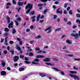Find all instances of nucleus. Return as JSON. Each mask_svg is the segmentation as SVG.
Instances as JSON below:
<instances>
[{"mask_svg": "<svg viewBox=\"0 0 80 80\" xmlns=\"http://www.w3.org/2000/svg\"><path fill=\"white\" fill-rule=\"evenodd\" d=\"M74 37H75V39H77V38H80V36L78 35V34L77 33L75 34L74 35Z\"/></svg>", "mask_w": 80, "mask_h": 80, "instance_id": "nucleus-11", "label": "nucleus"}, {"mask_svg": "<svg viewBox=\"0 0 80 80\" xmlns=\"http://www.w3.org/2000/svg\"><path fill=\"white\" fill-rule=\"evenodd\" d=\"M36 17L35 16H34L32 17H31V18L32 20V22H34L35 21V17Z\"/></svg>", "mask_w": 80, "mask_h": 80, "instance_id": "nucleus-13", "label": "nucleus"}, {"mask_svg": "<svg viewBox=\"0 0 80 80\" xmlns=\"http://www.w3.org/2000/svg\"><path fill=\"white\" fill-rule=\"evenodd\" d=\"M6 75V72L4 71L1 72V75Z\"/></svg>", "mask_w": 80, "mask_h": 80, "instance_id": "nucleus-16", "label": "nucleus"}, {"mask_svg": "<svg viewBox=\"0 0 80 80\" xmlns=\"http://www.w3.org/2000/svg\"><path fill=\"white\" fill-rule=\"evenodd\" d=\"M4 54H7V51H4Z\"/></svg>", "mask_w": 80, "mask_h": 80, "instance_id": "nucleus-59", "label": "nucleus"}, {"mask_svg": "<svg viewBox=\"0 0 80 80\" xmlns=\"http://www.w3.org/2000/svg\"><path fill=\"white\" fill-rule=\"evenodd\" d=\"M76 16H77V17L78 18H80V14H76Z\"/></svg>", "mask_w": 80, "mask_h": 80, "instance_id": "nucleus-33", "label": "nucleus"}, {"mask_svg": "<svg viewBox=\"0 0 80 80\" xmlns=\"http://www.w3.org/2000/svg\"><path fill=\"white\" fill-rule=\"evenodd\" d=\"M1 62H2L1 65H2L3 67H5V65H6V64L5 63V62L3 61V60H1Z\"/></svg>", "mask_w": 80, "mask_h": 80, "instance_id": "nucleus-7", "label": "nucleus"}, {"mask_svg": "<svg viewBox=\"0 0 80 80\" xmlns=\"http://www.w3.org/2000/svg\"><path fill=\"white\" fill-rule=\"evenodd\" d=\"M76 22L79 23V24H80V21L78 19L76 20Z\"/></svg>", "mask_w": 80, "mask_h": 80, "instance_id": "nucleus-48", "label": "nucleus"}, {"mask_svg": "<svg viewBox=\"0 0 80 80\" xmlns=\"http://www.w3.org/2000/svg\"><path fill=\"white\" fill-rule=\"evenodd\" d=\"M76 27H77V26H73L72 27V28H76Z\"/></svg>", "mask_w": 80, "mask_h": 80, "instance_id": "nucleus-64", "label": "nucleus"}, {"mask_svg": "<svg viewBox=\"0 0 80 80\" xmlns=\"http://www.w3.org/2000/svg\"><path fill=\"white\" fill-rule=\"evenodd\" d=\"M66 43L68 44H72V41L71 40L68 39L66 41Z\"/></svg>", "mask_w": 80, "mask_h": 80, "instance_id": "nucleus-8", "label": "nucleus"}, {"mask_svg": "<svg viewBox=\"0 0 80 80\" xmlns=\"http://www.w3.org/2000/svg\"><path fill=\"white\" fill-rule=\"evenodd\" d=\"M69 75L71 77L74 78L75 80H76V79H77V80H80V78H79V77L78 76H77L76 75H74L72 74H70Z\"/></svg>", "mask_w": 80, "mask_h": 80, "instance_id": "nucleus-2", "label": "nucleus"}, {"mask_svg": "<svg viewBox=\"0 0 80 80\" xmlns=\"http://www.w3.org/2000/svg\"><path fill=\"white\" fill-rule=\"evenodd\" d=\"M33 61L32 62V64H35V65H38V62H39V59L36 58L34 59Z\"/></svg>", "mask_w": 80, "mask_h": 80, "instance_id": "nucleus-3", "label": "nucleus"}, {"mask_svg": "<svg viewBox=\"0 0 80 80\" xmlns=\"http://www.w3.org/2000/svg\"><path fill=\"white\" fill-rule=\"evenodd\" d=\"M13 43L14 42H13V41H10L9 42V43H10V44H13Z\"/></svg>", "mask_w": 80, "mask_h": 80, "instance_id": "nucleus-49", "label": "nucleus"}, {"mask_svg": "<svg viewBox=\"0 0 80 80\" xmlns=\"http://www.w3.org/2000/svg\"><path fill=\"white\" fill-rule=\"evenodd\" d=\"M12 33L13 34H15V33H16V30L14 28H13L12 29Z\"/></svg>", "mask_w": 80, "mask_h": 80, "instance_id": "nucleus-17", "label": "nucleus"}, {"mask_svg": "<svg viewBox=\"0 0 80 80\" xmlns=\"http://www.w3.org/2000/svg\"><path fill=\"white\" fill-rule=\"evenodd\" d=\"M46 59H43L44 62H50V58H45Z\"/></svg>", "mask_w": 80, "mask_h": 80, "instance_id": "nucleus-9", "label": "nucleus"}, {"mask_svg": "<svg viewBox=\"0 0 80 80\" xmlns=\"http://www.w3.org/2000/svg\"><path fill=\"white\" fill-rule=\"evenodd\" d=\"M16 49L18 50V51H20V50H21V48L19 46H16Z\"/></svg>", "mask_w": 80, "mask_h": 80, "instance_id": "nucleus-22", "label": "nucleus"}, {"mask_svg": "<svg viewBox=\"0 0 80 80\" xmlns=\"http://www.w3.org/2000/svg\"><path fill=\"white\" fill-rule=\"evenodd\" d=\"M40 17V14H39V15H38V16L37 17V22H38Z\"/></svg>", "mask_w": 80, "mask_h": 80, "instance_id": "nucleus-19", "label": "nucleus"}, {"mask_svg": "<svg viewBox=\"0 0 80 80\" xmlns=\"http://www.w3.org/2000/svg\"><path fill=\"white\" fill-rule=\"evenodd\" d=\"M10 52H12V54H13L14 53V50H12V51H9Z\"/></svg>", "mask_w": 80, "mask_h": 80, "instance_id": "nucleus-45", "label": "nucleus"}, {"mask_svg": "<svg viewBox=\"0 0 80 80\" xmlns=\"http://www.w3.org/2000/svg\"><path fill=\"white\" fill-rule=\"evenodd\" d=\"M14 22H15V23H16V25L17 26H18V22H17V21H15Z\"/></svg>", "mask_w": 80, "mask_h": 80, "instance_id": "nucleus-31", "label": "nucleus"}, {"mask_svg": "<svg viewBox=\"0 0 80 80\" xmlns=\"http://www.w3.org/2000/svg\"><path fill=\"white\" fill-rule=\"evenodd\" d=\"M60 73L62 75H65V73H64L63 71H61Z\"/></svg>", "mask_w": 80, "mask_h": 80, "instance_id": "nucleus-41", "label": "nucleus"}, {"mask_svg": "<svg viewBox=\"0 0 80 80\" xmlns=\"http://www.w3.org/2000/svg\"><path fill=\"white\" fill-rule=\"evenodd\" d=\"M44 57H45V56L42 55H38L36 57V58H44Z\"/></svg>", "mask_w": 80, "mask_h": 80, "instance_id": "nucleus-10", "label": "nucleus"}, {"mask_svg": "<svg viewBox=\"0 0 80 80\" xmlns=\"http://www.w3.org/2000/svg\"><path fill=\"white\" fill-rule=\"evenodd\" d=\"M29 56H33V54L32 53V52H31L29 54Z\"/></svg>", "mask_w": 80, "mask_h": 80, "instance_id": "nucleus-50", "label": "nucleus"}, {"mask_svg": "<svg viewBox=\"0 0 80 80\" xmlns=\"http://www.w3.org/2000/svg\"><path fill=\"white\" fill-rule=\"evenodd\" d=\"M24 57V56L22 55H20V58H23Z\"/></svg>", "mask_w": 80, "mask_h": 80, "instance_id": "nucleus-35", "label": "nucleus"}, {"mask_svg": "<svg viewBox=\"0 0 80 80\" xmlns=\"http://www.w3.org/2000/svg\"><path fill=\"white\" fill-rule=\"evenodd\" d=\"M52 28V26H49V27H48L47 28L45 29V31H47V30H50Z\"/></svg>", "mask_w": 80, "mask_h": 80, "instance_id": "nucleus-12", "label": "nucleus"}, {"mask_svg": "<svg viewBox=\"0 0 80 80\" xmlns=\"http://www.w3.org/2000/svg\"><path fill=\"white\" fill-rule=\"evenodd\" d=\"M57 12L58 13H60L61 15L62 13V10L61 8H59L57 9Z\"/></svg>", "mask_w": 80, "mask_h": 80, "instance_id": "nucleus-4", "label": "nucleus"}, {"mask_svg": "<svg viewBox=\"0 0 80 80\" xmlns=\"http://www.w3.org/2000/svg\"><path fill=\"white\" fill-rule=\"evenodd\" d=\"M18 56H15L13 58V61L14 62H17L18 59Z\"/></svg>", "mask_w": 80, "mask_h": 80, "instance_id": "nucleus-6", "label": "nucleus"}, {"mask_svg": "<svg viewBox=\"0 0 80 80\" xmlns=\"http://www.w3.org/2000/svg\"><path fill=\"white\" fill-rule=\"evenodd\" d=\"M4 35L6 37H7V36H8V33H6L4 34Z\"/></svg>", "mask_w": 80, "mask_h": 80, "instance_id": "nucleus-37", "label": "nucleus"}, {"mask_svg": "<svg viewBox=\"0 0 80 80\" xmlns=\"http://www.w3.org/2000/svg\"><path fill=\"white\" fill-rule=\"evenodd\" d=\"M51 31H52V30L49 29V31H48V32H47V33H50V32H51Z\"/></svg>", "mask_w": 80, "mask_h": 80, "instance_id": "nucleus-51", "label": "nucleus"}, {"mask_svg": "<svg viewBox=\"0 0 80 80\" xmlns=\"http://www.w3.org/2000/svg\"><path fill=\"white\" fill-rule=\"evenodd\" d=\"M39 22L40 23H43V20H41Z\"/></svg>", "mask_w": 80, "mask_h": 80, "instance_id": "nucleus-63", "label": "nucleus"}, {"mask_svg": "<svg viewBox=\"0 0 80 80\" xmlns=\"http://www.w3.org/2000/svg\"><path fill=\"white\" fill-rule=\"evenodd\" d=\"M4 31L5 32H8V31H9V29H8V28H6L5 29Z\"/></svg>", "mask_w": 80, "mask_h": 80, "instance_id": "nucleus-26", "label": "nucleus"}, {"mask_svg": "<svg viewBox=\"0 0 80 80\" xmlns=\"http://www.w3.org/2000/svg\"><path fill=\"white\" fill-rule=\"evenodd\" d=\"M68 57H73V55L72 54H69L68 55Z\"/></svg>", "mask_w": 80, "mask_h": 80, "instance_id": "nucleus-39", "label": "nucleus"}, {"mask_svg": "<svg viewBox=\"0 0 80 80\" xmlns=\"http://www.w3.org/2000/svg\"><path fill=\"white\" fill-rule=\"evenodd\" d=\"M13 25V22L12 21L10 24H9L8 26V27L9 28H12Z\"/></svg>", "mask_w": 80, "mask_h": 80, "instance_id": "nucleus-5", "label": "nucleus"}, {"mask_svg": "<svg viewBox=\"0 0 80 80\" xmlns=\"http://www.w3.org/2000/svg\"><path fill=\"white\" fill-rule=\"evenodd\" d=\"M64 21L66 22H67L68 21V20L66 18H64Z\"/></svg>", "mask_w": 80, "mask_h": 80, "instance_id": "nucleus-40", "label": "nucleus"}, {"mask_svg": "<svg viewBox=\"0 0 80 80\" xmlns=\"http://www.w3.org/2000/svg\"><path fill=\"white\" fill-rule=\"evenodd\" d=\"M39 75L41 76L42 77H45V75L43 74V73H40Z\"/></svg>", "mask_w": 80, "mask_h": 80, "instance_id": "nucleus-24", "label": "nucleus"}, {"mask_svg": "<svg viewBox=\"0 0 80 80\" xmlns=\"http://www.w3.org/2000/svg\"><path fill=\"white\" fill-rule=\"evenodd\" d=\"M35 50H38V51H39V50H40V48L38 47H37L35 48Z\"/></svg>", "mask_w": 80, "mask_h": 80, "instance_id": "nucleus-43", "label": "nucleus"}, {"mask_svg": "<svg viewBox=\"0 0 80 80\" xmlns=\"http://www.w3.org/2000/svg\"><path fill=\"white\" fill-rule=\"evenodd\" d=\"M75 34H74V33H71V36H72V37H75Z\"/></svg>", "mask_w": 80, "mask_h": 80, "instance_id": "nucleus-54", "label": "nucleus"}, {"mask_svg": "<svg viewBox=\"0 0 80 80\" xmlns=\"http://www.w3.org/2000/svg\"><path fill=\"white\" fill-rule=\"evenodd\" d=\"M65 53H70V52L69 51H65Z\"/></svg>", "mask_w": 80, "mask_h": 80, "instance_id": "nucleus-57", "label": "nucleus"}, {"mask_svg": "<svg viewBox=\"0 0 80 80\" xmlns=\"http://www.w3.org/2000/svg\"><path fill=\"white\" fill-rule=\"evenodd\" d=\"M46 64L47 65H51V66H53V65H54L53 63H46Z\"/></svg>", "mask_w": 80, "mask_h": 80, "instance_id": "nucleus-14", "label": "nucleus"}, {"mask_svg": "<svg viewBox=\"0 0 80 80\" xmlns=\"http://www.w3.org/2000/svg\"><path fill=\"white\" fill-rule=\"evenodd\" d=\"M43 4H38V6H39V7H42L43 6Z\"/></svg>", "mask_w": 80, "mask_h": 80, "instance_id": "nucleus-47", "label": "nucleus"}, {"mask_svg": "<svg viewBox=\"0 0 80 80\" xmlns=\"http://www.w3.org/2000/svg\"><path fill=\"white\" fill-rule=\"evenodd\" d=\"M24 62L25 63H26L27 64H29V63H30V62L27 61H25Z\"/></svg>", "mask_w": 80, "mask_h": 80, "instance_id": "nucleus-32", "label": "nucleus"}, {"mask_svg": "<svg viewBox=\"0 0 80 80\" xmlns=\"http://www.w3.org/2000/svg\"><path fill=\"white\" fill-rule=\"evenodd\" d=\"M8 38V37H6V38H5V42H7Z\"/></svg>", "mask_w": 80, "mask_h": 80, "instance_id": "nucleus-53", "label": "nucleus"}, {"mask_svg": "<svg viewBox=\"0 0 80 80\" xmlns=\"http://www.w3.org/2000/svg\"><path fill=\"white\" fill-rule=\"evenodd\" d=\"M61 30V28H57L56 29L55 31V32H57V31H60Z\"/></svg>", "mask_w": 80, "mask_h": 80, "instance_id": "nucleus-23", "label": "nucleus"}, {"mask_svg": "<svg viewBox=\"0 0 80 80\" xmlns=\"http://www.w3.org/2000/svg\"><path fill=\"white\" fill-rule=\"evenodd\" d=\"M67 5H68V3L65 4L64 6V8H66V7H67Z\"/></svg>", "mask_w": 80, "mask_h": 80, "instance_id": "nucleus-46", "label": "nucleus"}, {"mask_svg": "<svg viewBox=\"0 0 80 80\" xmlns=\"http://www.w3.org/2000/svg\"><path fill=\"white\" fill-rule=\"evenodd\" d=\"M23 2H18V5L19 6H22L23 4Z\"/></svg>", "mask_w": 80, "mask_h": 80, "instance_id": "nucleus-18", "label": "nucleus"}, {"mask_svg": "<svg viewBox=\"0 0 80 80\" xmlns=\"http://www.w3.org/2000/svg\"><path fill=\"white\" fill-rule=\"evenodd\" d=\"M24 70H25V69L23 68H19V72H22V71H24Z\"/></svg>", "mask_w": 80, "mask_h": 80, "instance_id": "nucleus-15", "label": "nucleus"}, {"mask_svg": "<svg viewBox=\"0 0 80 80\" xmlns=\"http://www.w3.org/2000/svg\"><path fill=\"white\" fill-rule=\"evenodd\" d=\"M11 5V4L9 2H8L7 3V5Z\"/></svg>", "mask_w": 80, "mask_h": 80, "instance_id": "nucleus-61", "label": "nucleus"}, {"mask_svg": "<svg viewBox=\"0 0 80 80\" xmlns=\"http://www.w3.org/2000/svg\"><path fill=\"white\" fill-rule=\"evenodd\" d=\"M30 29H28V28L26 30V32H29V31H30Z\"/></svg>", "mask_w": 80, "mask_h": 80, "instance_id": "nucleus-58", "label": "nucleus"}, {"mask_svg": "<svg viewBox=\"0 0 80 80\" xmlns=\"http://www.w3.org/2000/svg\"><path fill=\"white\" fill-rule=\"evenodd\" d=\"M42 2H47V1H50L51 0H41Z\"/></svg>", "mask_w": 80, "mask_h": 80, "instance_id": "nucleus-28", "label": "nucleus"}, {"mask_svg": "<svg viewBox=\"0 0 80 80\" xmlns=\"http://www.w3.org/2000/svg\"><path fill=\"white\" fill-rule=\"evenodd\" d=\"M34 13H35V11H32L30 13V15H34Z\"/></svg>", "mask_w": 80, "mask_h": 80, "instance_id": "nucleus-30", "label": "nucleus"}, {"mask_svg": "<svg viewBox=\"0 0 80 80\" xmlns=\"http://www.w3.org/2000/svg\"><path fill=\"white\" fill-rule=\"evenodd\" d=\"M70 73H77V72L76 71H70Z\"/></svg>", "mask_w": 80, "mask_h": 80, "instance_id": "nucleus-25", "label": "nucleus"}, {"mask_svg": "<svg viewBox=\"0 0 80 80\" xmlns=\"http://www.w3.org/2000/svg\"><path fill=\"white\" fill-rule=\"evenodd\" d=\"M7 18L8 20V23H10V17H9L8 16H7Z\"/></svg>", "mask_w": 80, "mask_h": 80, "instance_id": "nucleus-21", "label": "nucleus"}, {"mask_svg": "<svg viewBox=\"0 0 80 80\" xmlns=\"http://www.w3.org/2000/svg\"><path fill=\"white\" fill-rule=\"evenodd\" d=\"M62 49H66L67 48V47L65 46H64L63 48H62Z\"/></svg>", "mask_w": 80, "mask_h": 80, "instance_id": "nucleus-60", "label": "nucleus"}, {"mask_svg": "<svg viewBox=\"0 0 80 80\" xmlns=\"http://www.w3.org/2000/svg\"><path fill=\"white\" fill-rule=\"evenodd\" d=\"M69 13L70 15H72V14H73V13H72V11H69Z\"/></svg>", "mask_w": 80, "mask_h": 80, "instance_id": "nucleus-44", "label": "nucleus"}, {"mask_svg": "<svg viewBox=\"0 0 80 80\" xmlns=\"http://www.w3.org/2000/svg\"><path fill=\"white\" fill-rule=\"evenodd\" d=\"M42 52V51H38V52H37V53H38V54H40V53H41Z\"/></svg>", "mask_w": 80, "mask_h": 80, "instance_id": "nucleus-36", "label": "nucleus"}, {"mask_svg": "<svg viewBox=\"0 0 80 80\" xmlns=\"http://www.w3.org/2000/svg\"><path fill=\"white\" fill-rule=\"evenodd\" d=\"M17 21H21L22 19L20 18H18L17 19Z\"/></svg>", "mask_w": 80, "mask_h": 80, "instance_id": "nucleus-29", "label": "nucleus"}, {"mask_svg": "<svg viewBox=\"0 0 80 80\" xmlns=\"http://www.w3.org/2000/svg\"><path fill=\"white\" fill-rule=\"evenodd\" d=\"M57 16L56 15H54V17H53V18L54 19H55V18H57Z\"/></svg>", "mask_w": 80, "mask_h": 80, "instance_id": "nucleus-52", "label": "nucleus"}, {"mask_svg": "<svg viewBox=\"0 0 80 80\" xmlns=\"http://www.w3.org/2000/svg\"><path fill=\"white\" fill-rule=\"evenodd\" d=\"M53 68V69H54V70H56V71H60V70H58L57 68Z\"/></svg>", "mask_w": 80, "mask_h": 80, "instance_id": "nucleus-27", "label": "nucleus"}, {"mask_svg": "<svg viewBox=\"0 0 80 80\" xmlns=\"http://www.w3.org/2000/svg\"><path fill=\"white\" fill-rule=\"evenodd\" d=\"M35 38L36 39L38 38V39H40V38H41V36L40 35H38L35 37Z\"/></svg>", "mask_w": 80, "mask_h": 80, "instance_id": "nucleus-20", "label": "nucleus"}, {"mask_svg": "<svg viewBox=\"0 0 80 80\" xmlns=\"http://www.w3.org/2000/svg\"><path fill=\"white\" fill-rule=\"evenodd\" d=\"M13 3L14 4H16V3L15 1V0H12Z\"/></svg>", "mask_w": 80, "mask_h": 80, "instance_id": "nucleus-55", "label": "nucleus"}, {"mask_svg": "<svg viewBox=\"0 0 80 80\" xmlns=\"http://www.w3.org/2000/svg\"><path fill=\"white\" fill-rule=\"evenodd\" d=\"M7 70H11L10 68L9 67H8L7 68Z\"/></svg>", "mask_w": 80, "mask_h": 80, "instance_id": "nucleus-56", "label": "nucleus"}, {"mask_svg": "<svg viewBox=\"0 0 80 80\" xmlns=\"http://www.w3.org/2000/svg\"><path fill=\"white\" fill-rule=\"evenodd\" d=\"M47 10H48L47 9H45L44 11L43 14H45V13H46V12H47Z\"/></svg>", "mask_w": 80, "mask_h": 80, "instance_id": "nucleus-42", "label": "nucleus"}, {"mask_svg": "<svg viewBox=\"0 0 80 80\" xmlns=\"http://www.w3.org/2000/svg\"><path fill=\"white\" fill-rule=\"evenodd\" d=\"M67 25H71L72 24V23L70 21H69L67 22Z\"/></svg>", "mask_w": 80, "mask_h": 80, "instance_id": "nucleus-34", "label": "nucleus"}, {"mask_svg": "<svg viewBox=\"0 0 80 80\" xmlns=\"http://www.w3.org/2000/svg\"><path fill=\"white\" fill-rule=\"evenodd\" d=\"M33 42H34V40L31 41L29 42V43H30L31 44H32Z\"/></svg>", "mask_w": 80, "mask_h": 80, "instance_id": "nucleus-38", "label": "nucleus"}, {"mask_svg": "<svg viewBox=\"0 0 80 80\" xmlns=\"http://www.w3.org/2000/svg\"><path fill=\"white\" fill-rule=\"evenodd\" d=\"M25 8L26 9H27L28 8L29 9L26 12L27 14H28L29 12H30V10H32V4L30 3H28L26 6Z\"/></svg>", "mask_w": 80, "mask_h": 80, "instance_id": "nucleus-1", "label": "nucleus"}, {"mask_svg": "<svg viewBox=\"0 0 80 80\" xmlns=\"http://www.w3.org/2000/svg\"><path fill=\"white\" fill-rule=\"evenodd\" d=\"M24 58L25 60H28V58L27 57H25Z\"/></svg>", "mask_w": 80, "mask_h": 80, "instance_id": "nucleus-62", "label": "nucleus"}]
</instances>
